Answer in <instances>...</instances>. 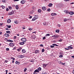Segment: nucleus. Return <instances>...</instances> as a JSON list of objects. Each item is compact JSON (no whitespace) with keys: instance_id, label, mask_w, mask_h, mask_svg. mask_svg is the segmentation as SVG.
Listing matches in <instances>:
<instances>
[{"instance_id":"1","label":"nucleus","mask_w":74,"mask_h":74,"mask_svg":"<svg viewBox=\"0 0 74 74\" xmlns=\"http://www.w3.org/2000/svg\"><path fill=\"white\" fill-rule=\"evenodd\" d=\"M38 16L37 15L34 16V17L33 19H32V21H35L36 19H37V18H38Z\"/></svg>"},{"instance_id":"2","label":"nucleus","mask_w":74,"mask_h":74,"mask_svg":"<svg viewBox=\"0 0 74 74\" xmlns=\"http://www.w3.org/2000/svg\"><path fill=\"white\" fill-rule=\"evenodd\" d=\"M52 37H54V39H56L58 38V37H59V36H58V35H53L52 36Z\"/></svg>"},{"instance_id":"3","label":"nucleus","mask_w":74,"mask_h":74,"mask_svg":"<svg viewBox=\"0 0 74 74\" xmlns=\"http://www.w3.org/2000/svg\"><path fill=\"white\" fill-rule=\"evenodd\" d=\"M21 41L23 42H26L27 41L26 39L25 38H23L21 39Z\"/></svg>"},{"instance_id":"4","label":"nucleus","mask_w":74,"mask_h":74,"mask_svg":"<svg viewBox=\"0 0 74 74\" xmlns=\"http://www.w3.org/2000/svg\"><path fill=\"white\" fill-rule=\"evenodd\" d=\"M9 46H10V47H13L14 46V44L13 43H10L9 44Z\"/></svg>"},{"instance_id":"5","label":"nucleus","mask_w":74,"mask_h":74,"mask_svg":"<svg viewBox=\"0 0 74 74\" xmlns=\"http://www.w3.org/2000/svg\"><path fill=\"white\" fill-rule=\"evenodd\" d=\"M22 49V48H21V47H20L18 48L17 49V51L20 52V51H21V49Z\"/></svg>"},{"instance_id":"6","label":"nucleus","mask_w":74,"mask_h":74,"mask_svg":"<svg viewBox=\"0 0 74 74\" xmlns=\"http://www.w3.org/2000/svg\"><path fill=\"white\" fill-rule=\"evenodd\" d=\"M39 50H36L35 51V53H39Z\"/></svg>"},{"instance_id":"7","label":"nucleus","mask_w":74,"mask_h":74,"mask_svg":"<svg viewBox=\"0 0 74 74\" xmlns=\"http://www.w3.org/2000/svg\"><path fill=\"white\" fill-rule=\"evenodd\" d=\"M24 57L25 56L23 55H20L19 56L20 58H24Z\"/></svg>"},{"instance_id":"8","label":"nucleus","mask_w":74,"mask_h":74,"mask_svg":"<svg viewBox=\"0 0 74 74\" xmlns=\"http://www.w3.org/2000/svg\"><path fill=\"white\" fill-rule=\"evenodd\" d=\"M14 14V12L12 11L9 13V15H12Z\"/></svg>"},{"instance_id":"9","label":"nucleus","mask_w":74,"mask_h":74,"mask_svg":"<svg viewBox=\"0 0 74 74\" xmlns=\"http://www.w3.org/2000/svg\"><path fill=\"white\" fill-rule=\"evenodd\" d=\"M68 48L69 49H72L73 48V47H71V46H69L68 47Z\"/></svg>"},{"instance_id":"10","label":"nucleus","mask_w":74,"mask_h":74,"mask_svg":"<svg viewBox=\"0 0 74 74\" xmlns=\"http://www.w3.org/2000/svg\"><path fill=\"white\" fill-rule=\"evenodd\" d=\"M4 36L5 37H9L10 36L9 34H4Z\"/></svg>"},{"instance_id":"11","label":"nucleus","mask_w":74,"mask_h":74,"mask_svg":"<svg viewBox=\"0 0 74 74\" xmlns=\"http://www.w3.org/2000/svg\"><path fill=\"white\" fill-rule=\"evenodd\" d=\"M26 51V50L25 49H23L22 50V52L23 53H25Z\"/></svg>"},{"instance_id":"12","label":"nucleus","mask_w":74,"mask_h":74,"mask_svg":"<svg viewBox=\"0 0 74 74\" xmlns=\"http://www.w3.org/2000/svg\"><path fill=\"white\" fill-rule=\"evenodd\" d=\"M47 66V64H43V65L42 66L43 67H46Z\"/></svg>"},{"instance_id":"13","label":"nucleus","mask_w":74,"mask_h":74,"mask_svg":"<svg viewBox=\"0 0 74 74\" xmlns=\"http://www.w3.org/2000/svg\"><path fill=\"white\" fill-rule=\"evenodd\" d=\"M11 20H10V19H8V20L7 21V23H11Z\"/></svg>"},{"instance_id":"14","label":"nucleus","mask_w":74,"mask_h":74,"mask_svg":"<svg viewBox=\"0 0 74 74\" xmlns=\"http://www.w3.org/2000/svg\"><path fill=\"white\" fill-rule=\"evenodd\" d=\"M39 71H38V69H36L34 71V73H39Z\"/></svg>"},{"instance_id":"15","label":"nucleus","mask_w":74,"mask_h":74,"mask_svg":"<svg viewBox=\"0 0 74 74\" xmlns=\"http://www.w3.org/2000/svg\"><path fill=\"white\" fill-rule=\"evenodd\" d=\"M16 10H18L19 9V6L18 5H16L15 7Z\"/></svg>"},{"instance_id":"16","label":"nucleus","mask_w":74,"mask_h":74,"mask_svg":"<svg viewBox=\"0 0 74 74\" xmlns=\"http://www.w3.org/2000/svg\"><path fill=\"white\" fill-rule=\"evenodd\" d=\"M69 14H70V15H73V14H74V12H69Z\"/></svg>"},{"instance_id":"17","label":"nucleus","mask_w":74,"mask_h":74,"mask_svg":"<svg viewBox=\"0 0 74 74\" xmlns=\"http://www.w3.org/2000/svg\"><path fill=\"white\" fill-rule=\"evenodd\" d=\"M52 16H54V15H56V14L54 13H52L51 14Z\"/></svg>"},{"instance_id":"18","label":"nucleus","mask_w":74,"mask_h":74,"mask_svg":"<svg viewBox=\"0 0 74 74\" xmlns=\"http://www.w3.org/2000/svg\"><path fill=\"white\" fill-rule=\"evenodd\" d=\"M38 70L39 71H41V68L40 67H39L38 68Z\"/></svg>"},{"instance_id":"19","label":"nucleus","mask_w":74,"mask_h":74,"mask_svg":"<svg viewBox=\"0 0 74 74\" xmlns=\"http://www.w3.org/2000/svg\"><path fill=\"white\" fill-rule=\"evenodd\" d=\"M21 4H24L25 3V2L23 1H21Z\"/></svg>"},{"instance_id":"20","label":"nucleus","mask_w":74,"mask_h":74,"mask_svg":"<svg viewBox=\"0 0 74 74\" xmlns=\"http://www.w3.org/2000/svg\"><path fill=\"white\" fill-rule=\"evenodd\" d=\"M7 41L8 42H13V41L10 40H7Z\"/></svg>"},{"instance_id":"21","label":"nucleus","mask_w":74,"mask_h":74,"mask_svg":"<svg viewBox=\"0 0 74 74\" xmlns=\"http://www.w3.org/2000/svg\"><path fill=\"white\" fill-rule=\"evenodd\" d=\"M42 10H46V8H45V7H42Z\"/></svg>"},{"instance_id":"22","label":"nucleus","mask_w":74,"mask_h":74,"mask_svg":"<svg viewBox=\"0 0 74 74\" xmlns=\"http://www.w3.org/2000/svg\"><path fill=\"white\" fill-rule=\"evenodd\" d=\"M15 63L16 64H19V62L16 61L15 62Z\"/></svg>"},{"instance_id":"23","label":"nucleus","mask_w":74,"mask_h":74,"mask_svg":"<svg viewBox=\"0 0 74 74\" xmlns=\"http://www.w3.org/2000/svg\"><path fill=\"white\" fill-rule=\"evenodd\" d=\"M52 3H50L49 4V7H52Z\"/></svg>"},{"instance_id":"24","label":"nucleus","mask_w":74,"mask_h":74,"mask_svg":"<svg viewBox=\"0 0 74 74\" xmlns=\"http://www.w3.org/2000/svg\"><path fill=\"white\" fill-rule=\"evenodd\" d=\"M64 12H65V13H66V14H68V13H69V12H68V11L67 10H64Z\"/></svg>"},{"instance_id":"25","label":"nucleus","mask_w":74,"mask_h":74,"mask_svg":"<svg viewBox=\"0 0 74 74\" xmlns=\"http://www.w3.org/2000/svg\"><path fill=\"white\" fill-rule=\"evenodd\" d=\"M25 44V43L23 42H21V43H20V45H23V44Z\"/></svg>"},{"instance_id":"26","label":"nucleus","mask_w":74,"mask_h":74,"mask_svg":"<svg viewBox=\"0 0 74 74\" xmlns=\"http://www.w3.org/2000/svg\"><path fill=\"white\" fill-rule=\"evenodd\" d=\"M14 23H15L17 24V23H19V22H18V21L16 20L14 21Z\"/></svg>"},{"instance_id":"27","label":"nucleus","mask_w":74,"mask_h":74,"mask_svg":"<svg viewBox=\"0 0 74 74\" xmlns=\"http://www.w3.org/2000/svg\"><path fill=\"white\" fill-rule=\"evenodd\" d=\"M56 33H59V30H56Z\"/></svg>"},{"instance_id":"28","label":"nucleus","mask_w":74,"mask_h":74,"mask_svg":"<svg viewBox=\"0 0 74 74\" xmlns=\"http://www.w3.org/2000/svg\"><path fill=\"white\" fill-rule=\"evenodd\" d=\"M52 45H53V46H56V47H57V46H58V45L56 44H52Z\"/></svg>"},{"instance_id":"29","label":"nucleus","mask_w":74,"mask_h":74,"mask_svg":"<svg viewBox=\"0 0 74 74\" xmlns=\"http://www.w3.org/2000/svg\"><path fill=\"white\" fill-rule=\"evenodd\" d=\"M6 33H8L9 34H10V33H11V32L10 31H6Z\"/></svg>"},{"instance_id":"30","label":"nucleus","mask_w":74,"mask_h":74,"mask_svg":"<svg viewBox=\"0 0 74 74\" xmlns=\"http://www.w3.org/2000/svg\"><path fill=\"white\" fill-rule=\"evenodd\" d=\"M38 11V12H41V10L40 9H39Z\"/></svg>"},{"instance_id":"31","label":"nucleus","mask_w":74,"mask_h":74,"mask_svg":"<svg viewBox=\"0 0 74 74\" xmlns=\"http://www.w3.org/2000/svg\"><path fill=\"white\" fill-rule=\"evenodd\" d=\"M1 7H2L3 9H4V8H5L4 6H1Z\"/></svg>"},{"instance_id":"32","label":"nucleus","mask_w":74,"mask_h":74,"mask_svg":"<svg viewBox=\"0 0 74 74\" xmlns=\"http://www.w3.org/2000/svg\"><path fill=\"white\" fill-rule=\"evenodd\" d=\"M43 25H47V23L44 22V23H43Z\"/></svg>"},{"instance_id":"33","label":"nucleus","mask_w":74,"mask_h":74,"mask_svg":"<svg viewBox=\"0 0 74 74\" xmlns=\"http://www.w3.org/2000/svg\"><path fill=\"white\" fill-rule=\"evenodd\" d=\"M8 8L9 10H11L12 9V8H11V7L10 6H9Z\"/></svg>"},{"instance_id":"34","label":"nucleus","mask_w":74,"mask_h":74,"mask_svg":"<svg viewBox=\"0 0 74 74\" xmlns=\"http://www.w3.org/2000/svg\"><path fill=\"white\" fill-rule=\"evenodd\" d=\"M33 11L32 10L30 12V14H33Z\"/></svg>"},{"instance_id":"35","label":"nucleus","mask_w":74,"mask_h":74,"mask_svg":"<svg viewBox=\"0 0 74 74\" xmlns=\"http://www.w3.org/2000/svg\"><path fill=\"white\" fill-rule=\"evenodd\" d=\"M31 37L32 39H35V38L34 37V36H32Z\"/></svg>"},{"instance_id":"36","label":"nucleus","mask_w":74,"mask_h":74,"mask_svg":"<svg viewBox=\"0 0 74 74\" xmlns=\"http://www.w3.org/2000/svg\"><path fill=\"white\" fill-rule=\"evenodd\" d=\"M50 35V34H47L46 35V36H49Z\"/></svg>"},{"instance_id":"37","label":"nucleus","mask_w":74,"mask_h":74,"mask_svg":"<svg viewBox=\"0 0 74 74\" xmlns=\"http://www.w3.org/2000/svg\"><path fill=\"white\" fill-rule=\"evenodd\" d=\"M32 28H29V29H28V30H32Z\"/></svg>"},{"instance_id":"38","label":"nucleus","mask_w":74,"mask_h":74,"mask_svg":"<svg viewBox=\"0 0 74 74\" xmlns=\"http://www.w3.org/2000/svg\"><path fill=\"white\" fill-rule=\"evenodd\" d=\"M11 59H13V60H15V58L13 57L11 58Z\"/></svg>"},{"instance_id":"39","label":"nucleus","mask_w":74,"mask_h":74,"mask_svg":"<svg viewBox=\"0 0 74 74\" xmlns=\"http://www.w3.org/2000/svg\"><path fill=\"white\" fill-rule=\"evenodd\" d=\"M67 21V19H64V22H66Z\"/></svg>"},{"instance_id":"40","label":"nucleus","mask_w":74,"mask_h":74,"mask_svg":"<svg viewBox=\"0 0 74 74\" xmlns=\"http://www.w3.org/2000/svg\"><path fill=\"white\" fill-rule=\"evenodd\" d=\"M44 51H45L44 49H42V52H44Z\"/></svg>"},{"instance_id":"41","label":"nucleus","mask_w":74,"mask_h":74,"mask_svg":"<svg viewBox=\"0 0 74 74\" xmlns=\"http://www.w3.org/2000/svg\"><path fill=\"white\" fill-rule=\"evenodd\" d=\"M63 57V55H60V56H59V57L60 58H62Z\"/></svg>"},{"instance_id":"42","label":"nucleus","mask_w":74,"mask_h":74,"mask_svg":"<svg viewBox=\"0 0 74 74\" xmlns=\"http://www.w3.org/2000/svg\"><path fill=\"white\" fill-rule=\"evenodd\" d=\"M27 70V68H25V69H24V72H25Z\"/></svg>"},{"instance_id":"43","label":"nucleus","mask_w":74,"mask_h":74,"mask_svg":"<svg viewBox=\"0 0 74 74\" xmlns=\"http://www.w3.org/2000/svg\"><path fill=\"white\" fill-rule=\"evenodd\" d=\"M58 41H59V42H62V39H60Z\"/></svg>"},{"instance_id":"44","label":"nucleus","mask_w":74,"mask_h":74,"mask_svg":"<svg viewBox=\"0 0 74 74\" xmlns=\"http://www.w3.org/2000/svg\"><path fill=\"white\" fill-rule=\"evenodd\" d=\"M6 49V51H9V49H10L8 48H7Z\"/></svg>"},{"instance_id":"45","label":"nucleus","mask_w":74,"mask_h":74,"mask_svg":"<svg viewBox=\"0 0 74 74\" xmlns=\"http://www.w3.org/2000/svg\"><path fill=\"white\" fill-rule=\"evenodd\" d=\"M51 48H54V47H55L52 46V45H51L50 46Z\"/></svg>"},{"instance_id":"46","label":"nucleus","mask_w":74,"mask_h":74,"mask_svg":"<svg viewBox=\"0 0 74 74\" xmlns=\"http://www.w3.org/2000/svg\"><path fill=\"white\" fill-rule=\"evenodd\" d=\"M48 11H51V9H47Z\"/></svg>"},{"instance_id":"47","label":"nucleus","mask_w":74,"mask_h":74,"mask_svg":"<svg viewBox=\"0 0 74 74\" xmlns=\"http://www.w3.org/2000/svg\"><path fill=\"white\" fill-rule=\"evenodd\" d=\"M7 26H8V28H11V26H8V25H7Z\"/></svg>"},{"instance_id":"48","label":"nucleus","mask_w":74,"mask_h":74,"mask_svg":"<svg viewBox=\"0 0 74 74\" xmlns=\"http://www.w3.org/2000/svg\"><path fill=\"white\" fill-rule=\"evenodd\" d=\"M8 62V61L7 60H5V63H7V62Z\"/></svg>"},{"instance_id":"49","label":"nucleus","mask_w":74,"mask_h":74,"mask_svg":"<svg viewBox=\"0 0 74 74\" xmlns=\"http://www.w3.org/2000/svg\"><path fill=\"white\" fill-rule=\"evenodd\" d=\"M6 11H8L9 9H8V8H7L6 9Z\"/></svg>"},{"instance_id":"50","label":"nucleus","mask_w":74,"mask_h":74,"mask_svg":"<svg viewBox=\"0 0 74 74\" xmlns=\"http://www.w3.org/2000/svg\"><path fill=\"white\" fill-rule=\"evenodd\" d=\"M57 26H58V27H60V24H58L57 25Z\"/></svg>"},{"instance_id":"51","label":"nucleus","mask_w":74,"mask_h":74,"mask_svg":"<svg viewBox=\"0 0 74 74\" xmlns=\"http://www.w3.org/2000/svg\"><path fill=\"white\" fill-rule=\"evenodd\" d=\"M45 38H46L45 37H44L43 38V40H45Z\"/></svg>"},{"instance_id":"52","label":"nucleus","mask_w":74,"mask_h":74,"mask_svg":"<svg viewBox=\"0 0 74 74\" xmlns=\"http://www.w3.org/2000/svg\"><path fill=\"white\" fill-rule=\"evenodd\" d=\"M40 47H42L44 46V45H43L42 44H41L40 45Z\"/></svg>"},{"instance_id":"53","label":"nucleus","mask_w":74,"mask_h":74,"mask_svg":"<svg viewBox=\"0 0 74 74\" xmlns=\"http://www.w3.org/2000/svg\"><path fill=\"white\" fill-rule=\"evenodd\" d=\"M30 62H34V61L32 60H30Z\"/></svg>"},{"instance_id":"54","label":"nucleus","mask_w":74,"mask_h":74,"mask_svg":"<svg viewBox=\"0 0 74 74\" xmlns=\"http://www.w3.org/2000/svg\"><path fill=\"white\" fill-rule=\"evenodd\" d=\"M65 49H66V50H69V49L68 48V49H67L66 48H65Z\"/></svg>"},{"instance_id":"55","label":"nucleus","mask_w":74,"mask_h":74,"mask_svg":"<svg viewBox=\"0 0 74 74\" xmlns=\"http://www.w3.org/2000/svg\"><path fill=\"white\" fill-rule=\"evenodd\" d=\"M3 24L2 23H0V26H2Z\"/></svg>"},{"instance_id":"56","label":"nucleus","mask_w":74,"mask_h":74,"mask_svg":"<svg viewBox=\"0 0 74 74\" xmlns=\"http://www.w3.org/2000/svg\"><path fill=\"white\" fill-rule=\"evenodd\" d=\"M14 1H19V0H14Z\"/></svg>"},{"instance_id":"57","label":"nucleus","mask_w":74,"mask_h":74,"mask_svg":"<svg viewBox=\"0 0 74 74\" xmlns=\"http://www.w3.org/2000/svg\"><path fill=\"white\" fill-rule=\"evenodd\" d=\"M65 1H69V0H64Z\"/></svg>"},{"instance_id":"58","label":"nucleus","mask_w":74,"mask_h":74,"mask_svg":"<svg viewBox=\"0 0 74 74\" xmlns=\"http://www.w3.org/2000/svg\"><path fill=\"white\" fill-rule=\"evenodd\" d=\"M2 2L4 3V2H5V1H4V0H2Z\"/></svg>"},{"instance_id":"59","label":"nucleus","mask_w":74,"mask_h":74,"mask_svg":"<svg viewBox=\"0 0 74 74\" xmlns=\"http://www.w3.org/2000/svg\"><path fill=\"white\" fill-rule=\"evenodd\" d=\"M32 18V16H30L29 17V18H30V19H31V18Z\"/></svg>"},{"instance_id":"60","label":"nucleus","mask_w":74,"mask_h":74,"mask_svg":"<svg viewBox=\"0 0 74 74\" xmlns=\"http://www.w3.org/2000/svg\"><path fill=\"white\" fill-rule=\"evenodd\" d=\"M71 58H73L74 59V56H72Z\"/></svg>"},{"instance_id":"61","label":"nucleus","mask_w":74,"mask_h":74,"mask_svg":"<svg viewBox=\"0 0 74 74\" xmlns=\"http://www.w3.org/2000/svg\"><path fill=\"white\" fill-rule=\"evenodd\" d=\"M16 38V36H14V38L15 39V38Z\"/></svg>"},{"instance_id":"62","label":"nucleus","mask_w":74,"mask_h":74,"mask_svg":"<svg viewBox=\"0 0 74 74\" xmlns=\"http://www.w3.org/2000/svg\"><path fill=\"white\" fill-rule=\"evenodd\" d=\"M15 49H16V47H15L13 49V50H14Z\"/></svg>"},{"instance_id":"63","label":"nucleus","mask_w":74,"mask_h":74,"mask_svg":"<svg viewBox=\"0 0 74 74\" xmlns=\"http://www.w3.org/2000/svg\"><path fill=\"white\" fill-rule=\"evenodd\" d=\"M22 29H25V28H24V27H22Z\"/></svg>"},{"instance_id":"64","label":"nucleus","mask_w":74,"mask_h":74,"mask_svg":"<svg viewBox=\"0 0 74 74\" xmlns=\"http://www.w3.org/2000/svg\"><path fill=\"white\" fill-rule=\"evenodd\" d=\"M73 73L74 74V70L73 71Z\"/></svg>"}]
</instances>
